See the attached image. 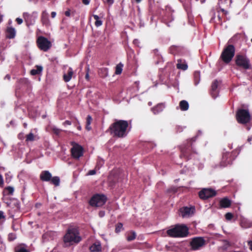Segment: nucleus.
<instances>
[{"mask_svg": "<svg viewBox=\"0 0 252 252\" xmlns=\"http://www.w3.org/2000/svg\"><path fill=\"white\" fill-rule=\"evenodd\" d=\"M128 126V122L124 120H115L109 127L111 135L115 137L123 138L126 136V130Z\"/></svg>", "mask_w": 252, "mask_h": 252, "instance_id": "nucleus-1", "label": "nucleus"}, {"mask_svg": "<svg viewBox=\"0 0 252 252\" xmlns=\"http://www.w3.org/2000/svg\"><path fill=\"white\" fill-rule=\"evenodd\" d=\"M167 234L174 238L186 237L189 233V228L185 224H176L166 231Z\"/></svg>", "mask_w": 252, "mask_h": 252, "instance_id": "nucleus-2", "label": "nucleus"}, {"mask_svg": "<svg viewBox=\"0 0 252 252\" xmlns=\"http://www.w3.org/2000/svg\"><path fill=\"white\" fill-rule=\"evenodd\" d=\"M63 240L65 243L72 244L79 243L81 241V238L76 228H70L67 230L64 236Z\"/></svg>", "mask_w": 252, "mask_h": 252, "instance_id": "nucleus-3", "label": "nucleus"}, {"mask_svg": "<svg viewBox=\"0 0 252 252\" xmlns=\"http://www.w3.org/2000/svg\"><path fill=\"white\" fill-rule=\"evenodd\" d=\"M235 54V48L232 45L227 46L223 51L221 58L225 63H229L233 58Z\"/></svg>", "mask_w": 252, "mask_h": 252, "instance_id": "nucleus-4", "label": "nucleus"}, {"mask_svg": "<svg viewBox=\"0 0 252 252\" xmlns=\"http://www.w3.org/2000/svg\"><path fill=\"white\" fill-rule=\"evenodd\" d=\"M236 119L239 123L245 124L249 123L251 120L249 112L245 109H239L236 113Z\"/></svg>", "mask_w": 252, "mask_h": 252, "instance_id": "nucleus-5", "label": "nucleus"}, {"mask_svg": "<svg viewBox=\"0 0 252 252\" xmlns=\"http://www.w3.org/2000/svg\"><path fill=\"white\" fill-rule=\"evenodd\" d=\"M235 63L237 66L245 69H250L251 66L249 59L244 55H236L235 57Z\"/></svg>", "mask_w": 252, "mask_h": 252, "instance_id": "nucleus-6", "label": "nucleus"}, {"mask_svg": "<svg viewBox=\"0 0 252 252\" xmlns=\"http://www.w3.org/2000/svg\"><path fill=\"white\" fill-rule=\"evenodd\" d=\"M106 201V198L104 195L96 194L90 201V204L93 207H101Z\"/></svg>", "mask_w": 252, "mask_h": 252, "instance_id": "nucleus-7", "label": "nucleus"}, {"mask_svg": "<svg viewBox=\"0 0 252 252\" xmlns=\"http://www.w3.org/2000/svg\"><path fill=\"white\" fill-rule=\"evenodd\" d=\"M37 43L38 47L44 51L48 50L52 45L51 42L43 36L38 37Z\"/></svg>", "mask_w": 252, "mask_h": 252, "instance_id": "nucleus-8", "label": "nucleus"}, {"mask_svg": "<svg viewBox=\"0 0 252 252\" xmlns=\"http://www.w3.org/2000/svg\"><path fill=\"white\" fill-rule=\"evenodd\" d=\"M205 244V241L202 237H195L190 242L192 250H197L203 247Z\"/></svg>", "mask_w": 252, "mask_h": 252, "instance_id": "nucleus-9", "label": "nucleus"}, {"mask_svg": "<svg viewBox=\"0 0 252 252\" xmlns=\"http://www.w3.org/2000/svg\"><path fill=\"white\" fill-rule=\"evenodd\" d=\"M194 207H183L179 210V215L183 218H188L194 214Z\"/></svg>", "mask_w": 252, "mask_h": 252, "instance_id": "nucleus-10", "label": "nucleus"}, {"mask_svg": "<svg viewBox=\"0 0 252 252\" xmlns=\"http://www.w3.org/2000/svg\"><path fill=\"white\" fill-rule=\"evenodd\" d=\"M216 195V191L210 189H204L199 192V196L202 199H207Z\"/></svg>", "mask_w": 252, "mask_h": 252, "instance_id": "nucleus-11", "label": "nucleus"}, {"mask_svg": "<svg viewBox=\"0 0 252 252\" xmlns=\"http://www.w3.org/2000/svg\"><path fill=\"white\" fill-rule=\"evenodd\" d=\"M23 17L25 21L27 23V25L29 26L32 25L37 18V13L35 12H32V14H29L27 12L23 13Z\"/></svg>", "mask_w": 252, "mask_h": 252, "instance_id": "nucleus-12", "label": "nucleus"}, {"mask_svg": "<svg viewBox=\"0 0 252 252\" xmlns=\"http://www.w3.org/2000/svg\"><path fill=\"white\" fill-rule=\"evenodd\" d=\"M71 154L74 158L79 159L83 156L82 147L78 144H74L71 149Z\"/></svg>", "mask_w": 252, "mask_h": 252, "instance_id": "nucleus-13", "label": "nucleus"}, {"mask_svg": "<svg viewBox=\"0 0 252 252\" xmlns=\"http://www.w3.org/2000/svg\"><path fill=\"white\" fill-rule=\"evenodd\" d=\"M220 82L218 80H215L213 82L211 86V94L213 97L216 98L218 94L217 88Z\"/></svg>", "mask_w": 252, "mask_h": 252, "instance_id": "nucleus-14", "label": "nucleus"}, {"mask_svg": "<svg viewBox=\"0 0 252 252\" xmlns=\"http://www.w3.org/2000/svg\"><path fill=\"white\" fill-rule=\"evenodd\" d=\"M51 178L52 175L48 171H43L40 175V178L42 181H49Z\"/></svg>", "mask_w": 252, "mask_h": 252, "instance_id": "nucleus-15", "label": "nucleus"}, {"mask_svg": "<svg viewBox=\"0 0 252 252\" xmlns=\"http://www.w3.org/2000/svg\"><path fill=\"white\" fill-rule=\"evenodd\" d=\"M41 22L43 25L46 26L50 25L48 14L46 11H43L41 14Z\"/></svg>", "mask_w": 252, "mask_h": 252, "instance_id": "nucleus-16", "label": "nucleus"}, {"mask_svg": "<svg viewBox=\"0 0 252 252\" xmlns=\"http://www.w3.org/2000/svg\"><path fill=\"white\" fill-rule=\"evenodd\" d=\"M91 252H99L101 251L100 243L96 242L94 243L90 248Z\"/></svg>", "mask_w": 252, "mask_h": 252, "instance_id": "nucleus-17", "label": "nucleus"}, {"mask_svg": "<svg viewBox=\"0 0 252 252\" xmlns=\"http://www.w3.org/2000/svg\"><path fill=\"white\" fill-rule=\"evenodd\" d=\"M181 157H184L186 159L190 158V150L188 147H184L181 149Z\"/></svg>", "mask_w": 252, "mask_h": 252, "instance_id": "nucleus-18", "label": "nucleus"}, {"mask_svg": "<svg viewBox=\"0 0 252 252\" xmlns=\"http://www.w3.org/2000/svg\"><path fill=\"white\" fill-rule=\"evenodd\" d=\"M177 67L178 69H180L183 70H185L188 68V65L185 61H183L182 59H179L177 60Z\"/></svg>", "mask_w": 252, "mask_h": 252, "instance_id": "nucleus-19", "label": "nucleus"}, {"mask_svg": "<svg viewBox=\"0 0 252 252\" xmlns=\"http://www.w3.org/2000/svg\"><path fill=\"white\" fill-rule=\"evenodd\" d=\"M229 153H225L223 154L222 156V161L221 162V165L222 166H225L227 164H230L231 163V159H228Z\"/></svg>", "mask_w": 252, "mask_h": 252, "instance_id": "nucleus-20", "label": "nucleus"}, {"mask_svg": "<svg viewBox=\"0 0 252 252\" xmlns=\"http://www.w3.org/2000/svg\"><path fill=\"white\" fill-rule=\"evenodd\" d=\"M220 204L221 208H228L231 205V201L229 199L224 198L220 200Z\"/></svg>", "mask_w": 252, "mask_h": 252, "instance_id": "nucleus-21", "label": "nucleus"}, {"mask_svg": "<svg viewBox=\"0 0 252 252\" xmlns=\"http://www.w3.org/2000/svg\"><path fill=\"white\" fill-rule=\"evenodd\" d=\"M73 74V71L71 68H69L67 73L66 74H64L63 79L65 82H68L70 80Z\"/></svg>", "mask_w": 252, "mask_h": 252, "instance_id": "nucleus-22", "label": "nucleus"}, {"mask_svg": "<svg viewBox=\"0 0 252 252\" xmlns=\"http://www.w3.org/2000/svg\"><path fill=\"white\" fill-rule=\"evenodd\" d=\"M179 106L182 111H187L188 110L189 105L186 100H182L179 103Z\"/></svg>", "mask_w": 252, "mask_h": 252, "instance_id": "nucleus-23", "label": "nucleus"}, {"mask_svg": "<svg viewBox=\"0 0 252 252\" xmlns=\"http://www.w3.org/2000/svg\"><path fill=\"white\" fill-rule=\"evenodd\" d=\"M15 35V30L13 28H8L7 29V37L9 38H13Z\"/></svg>", "mask_w": 252, "mask_h": 252, "instance_id": "nucleus-24", "label": "nucleus"}, {"mask_svg": "<svg viewBox=\"0 0 252 252\" xmlns=\"http://www.w3.org/2000/svg\"><path fill=\"white\" fill-rule=\"evenodd\" d=\"M36 69H33L31 71V74L32 75L39 74L42 72L43 68L41 66L36 65Z\"/></svg>", "mask_w": 252, "mask_h": 252, "instance_id": "nucleus-25", "label": "nucleus"}, {"mask_svg": "<svg viewBox=\"0 0 252 252\" xmlns=\"http://www.w3.org/2000/svg\"><path fill=\"white\" fill-rule=\"evenodd\" d=\"M164 107V105L162 104H158L155 107L152 108V111L154 114H157L162 111Z\"/></svg>", "mask_w": 252, "mask_h": 252, "instance_id": "nucleus-26", "label": "nucleus"}, {"mask_svg": "<svg viewBox=\"0 0 252 252\" xmlns=\"http://www.w3.org/2000/svg\"><path fill=\"white\" fill-rule=\"evenodd\" d=\"M136 233L134 231H131L128 233L127 236V240L128 241H131L133 240H134L136 238Z\"/></svg>", "mask_w": 252, "mask_h": 252, "instance_id": "nucleus-27", "label": "nucleus"}, {"mask_svg": "<svg viewBox=\"0 0 252 252\" xmlns=\"http://www.w3.org/2000/svg\"><path fill=\"white\" fill-rule=\"evenodd\" d=\"M92 121V118L90 115H88L86 120V128L88 130H90L91 129V126L90 125Z\"/></svg>", "mask_w": 252, "mask_h": 252, "instance_id": "nucleus-28", "label": "nucleus"}, {"mask_svg": "<svg viewBox=\"0 0 252 252\" xmlns=\"http://www.w3.org/2000/svg\"><path fill=\"white\" fill-rule=\"evenodd\" d=\"M51 183L55 185L56 186H58L60 185V179L59 177L55 176L51 179Z\"/></svg>", "mask_w": 252, "mask_h": 252, "instance_id": "nucleus-29", "label": "nucleus"}, {"mask_svg": "<svg viewBox=\"0 0 252 252\" xmlns=\"http://www.w3.org/2000/svg\"><path fill=\"white\" fill-rule=\"evenodd\" d=\"M15 252H29V251L24 246L20 245L15 248Z\"/></svg>", "mask_w": 252, "mask_h": 252, "instance_id": "nucleus-30", "label": "nucleus"}, {"mask_svg": "<svg viewBox=\"0 0 252 252\" xmlns=\"http://www.w3.org/2000/svg\"><path fill=\"white\" fill-rule=\"evenodd\" d=\"M93 17L95 20V25L96 27H99L102 24V21L99 19V17L96 15H94Z\"/></svg>", "mask_w": 252, "mask_h": 252, "instance_id": "nucleus-31", "label": "nucleus"}, {"mask_svg": "<svg viewBox=\"0 0 252 252\" xmlns=\"http://www.w3.org/2000/svg\"><path fill=\"white\" fill-rule=\"evenodd\" d=\"M194 78L195 85H196L199 83L200 80V73L198 71H195L194 73Z\"/></svg>", "mask_w": 252, "mask_h": 252, "instance_id": "nucleus-32", "label": "nucleus"}, {"mask_svg": "<svg viewBox=\"0 0 252 252\" xmlns=\"http://www.w3.org/2000/svg\"><path fill=\"white\" fill-rule=\"evenodd\" d=\"M123 65L121 63H119L118 65H117L115 71V73L116 74H120L122 73L123 70Z\"/></svg>", "mask_w": 252, "mask_h": 252, "instance_id": "nucleus-33", "label": "nucleus"}, {"mask_svg": "<svg viewBox=\"0 0 252 252\" xmlns=\"http://www.w3.org/2000/svg\"><path fill=\"white\" fill-rule=\"evenodd\" d=\"M34 138H35V136H34V134L32 133L31 132L26 135V141L27 142L33 141L34 140Z\"/></svg>", "mask_w": 252, "mask_h": 252, "instance_id": "nucleus-34", "label": "nucleus"}, {"mask_svg": "<svg viewBox=\"0 0 252 252\" xmlns=\"http://www.w3.org/2000/svg\"><path fill=\"white\" fill-rule=\"evenodd\" d=\"M122 228H123V224L121 223H119L116 225V227L115 228V231L117 233H118L121 231Z\"/></svg>", "mask_w": 252, "mask_h": 252, "instance_id": "nucleus-35", "label": "nucleus"}, {"mask_svg": "<svg viewBox=\"0 0 252 252\" xmlns=\"http://www.w3.org/2000/svg\"><path fill=\"white\" fill-rule=\"evenodd\" d=\"M5 190L8 191V194L9 195H12L14 192V188L11 187H8L5 189Z\"/></svg>", "mask_w": 252, "mask_h": 252, "instance_id": "nucleus-36", "label": "nucleus"}, {"mask_svg": "<svg viewBox=\"0 0 252 252\" xmlns=\"http://www.w3.org/2000/svg\"><path fill=\"white\" fill-rule=\"evenodd\" d=\"M233 217V216L231 213H227L225 215V219L228 220H231Z\"/></svg>", "mask_w": 252, "mask_h": 252, "instance_id": "nucleus-37", "label": "nucleus"}, {"mask_svg": "<svg viewBox=\"0 0 252 252\" xmlns=\"http://www.w3.org/2000/svg\"><path fill=\"white\" fill-rule=\"evenodd\" d=\"M16 235L14 233H10L8 235V239L10 241H13L16 239Z\"/></svg>", "mask_w": 252, "mask_h": 252, "instance_id": "nucleus-38", "label": "nucleus"}, {"mask_svg": "<svg viewBox=\"0 0 252 252\" xmlns=\"http://www.w3.org/2000/svg\"><path fill=\"white\" fill-rule=\"evenodd\" d=\"M53 131L56 134L59 135L60 133V132L62 131V130L57 128L56 127H53Z\"/></svg>", "mask_w": 252, "mask_h": 252, "instance_id": "nucleus-39", "label": "nucleus"}, {"mask_svg": "<svg viewBox=\"0 0 252 252\" xmlns=\"http://www.w3.org/2000/svg\"><path fill=\"white\" fill-rule=\"evenodd\" d=\"M4 185V182L2 176L0 174V187H2Z\"/></svg>", "mask_w": 252, "mask_h": 252, "instance_id": "nucleus-40", "label": "nucleus"}, {"mask_svg": "<svg viewBox=\"0 0 252 252\" xmlns=\"http://www.w3.org/2000/svg\"><path fill=\"white\" fill-rule=\"evenodd\" d=\"M96 173V171L94 169L90 170L88 173V175H93Z\"/></svg>", "mask_w": 252, "mask_h": 252, "instance_id": "nucleus-41", "label": "nucleus"}, {"mask_svg": "<svg viewBox=\"0 0 252 252\" xmlns=\"http://www.w3.org/2000/svg\"><path fill=\"white\" fill-rule=\"evenodd\" d=\"M16 21L18 24H21L23 22V20L20 18H16Z\"/></svg>", "mask_w": 252, "mask_h": 252, "instance_id": "nucleus-42", "label": "nucleus"}, {"mask_svg": "<svg viewBox=\"0 0 252 252\" xmlns=\"http://www.w3.org/2000/svg\"><path fill=\"white\" fill-rule=\"evenodd\" d=\"M250 249L252 251V241H250L248 242Z\"/></svg>", "mask_w": 252, "mask_h": 252, "instance_id": "nucleus-43", "label": "nucleus"}, {"mask_svg": "<svg viewBox=\"0 0 252 252\" xmlns=\"http://www.w3.org/2000/svg\"><path fill=\"white\" fill-rule=\"evenodd\" d=\"M71 124V123L70 121H65L63 123V125L65 126V125H70Z\"/></svg>", "mask_w": 252, "mask_h": 252, "instance_id": "nucleus-44", "label": "nucleus"}, {"mask_svg": "<svg viewBox=\"0 0 252 252\" xmlns=\"http://www.w3.org/2000/svg\"><path fill=\"white\" fill-rule=\"evenodd\" d=\"M4 218V213L2 211H0V220Z\"/></svg>", "mask_w": 252, "mask_h": 252, "instance_id": "nucleus-45", "label": "nucleus"}, {"mask_svg": "<svg viewBox=\"0 0 252 252\" xmlns=\"http://www.w3.org/2000/svg\"><path fill=\"white\" fill-rule=\"evenodd\" d=\"M90 0H82L83 3L84 4L87 5L90 3Z\"/></svg>", "mask_w": 252, "mask_h": 252, "instance_id": "nucleus-46", "label": "nucleus"}, {"mask_svg": "<svg viewBox=\"0 0 252 252\" xmlns=\"http://www.w3.org/2000/svg\"><path fill=\"white\" fill-rule=\"evenodd\" d=\"M65 15L67 16V17H69L70 16V10H68L67 11H66L64 13Z\"/></svg>", "mask_w": 252, "mask_h": 252, "instance_id": "nucleus-47", "label": "nucleus"}, {"mask_svg": "<svg viewBox=\"0 0 252 252\" xmlns=\"http://www.w3.org/2000/svg\"><path fill=\"white\" fill-rule=\"evenodd\" d=\"M106 2L108 4L111 5L113 3L114 0H106Z\"/></svg>", "mask_w": 252, "mask_h": 252, "instance_id": "nucleus-48", "label": "nucleus"}, {"mask_svg": "<svg viewBox=\"0 0 252 252\" xmlns=\"http://www.w3.org/2000/svg\"><path fill=\"white\" fill-rule=\"evenodd\" d=\"M51 17H52V18H55V17H56V12H54V11H53V12H51Z\"/></svg>", "mask_w": 252, "mask_h": 252, "instance_id": "nucleus-49", "label": "nucleus"}, {"mask_svg": "<svg viewBox=\"0 0 252 252\" xmlns=\"http://www.w3.org/2000/svg\"><path fill=\"white\" fill-rule=\"evenodd\" d=\"M104 211H100L99 213V215L100 217H102L104 216Z\"/></svg>", "mask_w": 252, "mask_h": 252, "instance_id": "nucleus-50", "label": "nucleus"}, {"mask_svg": "<svg viewBox=\"0 0 252 252\" xmlns=\"http://www.w3.org/2000/svg\"><path fill=\"white\" fill-rule=\"evenodd\" d=\"M5 79H7V80H10V76L8 74H7L5 77Z\"/></svg>", "mask_w": 252, "mask_h": 252, "instance_id": "nucleus-51", "label": "nucleus"}, {"mask_svg": "<svg viewBox=\"0 0 252 252\" xmlns=\"http://www.w3.org/2000/svg\"><path fill=\"white\" fill-rule=\"evenodd\" d=\"M85 78H86V79L87 80H89V75L88 72L87 73V74H86Z\"/></svg>", "mask_w": 252, "mask_h": 252, "instance_id": "nucleus-52", "label": "nucleus"}, {"mask_svg": "<svg viewBox=\"0 0 252 252\" xmlns=\"http://www.w3.org/2000/svg\"><path fill=\"white\" fill-rule=\"evenodd\" d=\"M5 250V247L4 246L0 247V251H3Z\"/></svg>", "mask_w": 252, "mask_h": 252, "instance_id": "nucleus-53", "label": "nucleus"}, {"mask_svg": "<svg viewBox=\"0 0 252 252\" xmlns=\"http://www.w3.org/2000/svg\"><path fill=\"white\" fill-rule=\"evenodd\" d=\"M225 242H226V244L227 247H229V246H231V244H230V243L229 242L226 241Z\"/></svg>", "mask_w": 252, "mask_h": 252, "instance_id": "nucleus-54", "label": "nucleus"}, {"mask_svg": "<svg viewBox=\"0 0 252 252\" xmlns=\"http://www.w3.org/2000/svg\"><path fill=\"white\" fill-rule=\"evenodd\" d=\"M142 0H135L136 3H140Z\"/></svg>", "mask_w": 252, "mask_h": 252, "instance_id": "nucleus-55", "label": "nucleus"}, {"mask_svg": "<svg viewBox=\"0 0 252 252\" xmlns=\"http://www.w3.org/2000/svg\"><path fill=\"white\" fill-rule=\"evenodd\" d=\"M2 20V17L0 16V23L1 22Z\"/></svg>", "mask_w": 252, "mask_h": 252, "instance_id": "nucleus-56", "label": "nucleus"}, {"mask_svg": "<svg viewBox=\"0 0 252 252\" xmlns=\"http://www.w3.org/2000/svg\"><path fill=\"white\" fill-rule=\"evenodd\" d=\"M231 252H243V251H232Z\"/></svg>", "mask_w": 252, "mask_h": 252, "instance_id": "nucleus-57", "label": "nucleus"}, {"mask_svg": "<svg viewBox=\"0 0 252 252\" xmlns=\"http://www.w3.org/2000/svg\"><path fill=\"white\" fill-rule=\"evenodd\" d=\"M78 129H79V130H80V129H81V126H79L78 127Z\"/></svg>", "mask_w": 252, "mask_h": 252, "instance_id": "nucleus-58", "label": "nucleus"}, {"mask_svg": "<svg viewBox=\"0 0 252 252\" xmlns=\"http://www.w3.org/2000/svg\"><path fill=\"white\" fill-rule=\"evenodd\" d=\"M251 41H252V38L251 39Z\"/></svg>", "mask_w": 252, "mask_h": 252, "instance_id": "nucleus-59", "label": "nucleus"}]
</instances>
